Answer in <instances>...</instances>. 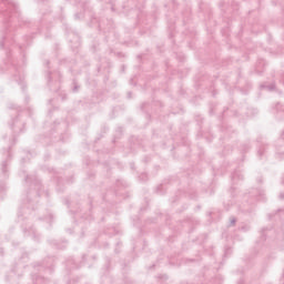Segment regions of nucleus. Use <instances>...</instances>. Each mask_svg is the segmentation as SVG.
<instances>
[{
    "label": "nucleus",
    "mask_w": 284,
    "mask_h": 284,
    "mask_svg": "<svg viewBox=\"0 0 284 284\" xmlns=\"http://www.w3.org/2000/svg\"><path fill=\"white\" fill-rule=\"evenodd\" d=\"M261 88H265L266 90H268L270 92H272V90H275L276 85L271 84V85H261Z\"/></svg>",
    "instance_id": "nucleus-1"
},
{
    "label": "nucleus",
    "mask_w": 284,
    "mask_h": 284,
    "mask_svg": "<svg viewBox=\"0 0 284 284\" xmlns=\"http://www.w3.org/2000/svg\"><path fill=\"white\" fill-rule=\"evenodd\" d=\"M235 224H236V219L233 217V219L231 220V225H235Z\"/></svg>",
    "instance_id": "nucleus-2"
},
{
    "label": "nucleus",
    "mask_w": 284,
    "mask_h": 284,
    "mask_svg": "<svg viewBox=\"0 0 284 284\" xmlns=\"http://www.w3.org/2000/svg\"><path fill=\"white\" fill-rule=\"evenodd\" d=\"M6 165H7V163L3 162V163H2V172H6Z\"/></svg>",
    "instance_id": "nucleus-3"
},
{
    "label": "nucleus",
    "mask_w": 284,
    "mask_h": 284,
    "mask_svg": "<svg viewBox=\"0 0 284 284\" xmlns=\"http://www.w3.org/2000/svg\"><path fill=\"white\" fill-rule=\"evenodd\" d=\"M141 178H142L143 181H145V179H148V175H146L145 173H143V174L141 175Z\"/></svg>",
    "instance_id": "nucleus-4"
},
{
    "label": "nucleus",
    "mask_w": 284,
    "mask_h": 284,
    "mask_svg": "<svg viewBox=\"0 0 284 284\" xmlns=\"http://www.w3.org/2000/svg\"><path fill=\"white\" fill-rule=\"evenodd\" d=\"M280 199H284V194L283 193L280 194Z\"/></svg>",
    "instance_id": "nucleus-5"
},
{
    "label": "nucleus",
    "mask_w": 284,
    "mask_h": 284,
    "mask_svg": "<svg viewBox=\"0 0 284 284\" xmlns=\"http://www.w3.org/2000/svg\"><path fill=\"white\" fill-rule=\"evenodd\" d=\"M28 179H30V178L27 176L26 181H28Z\"/></svg>",
    "instance_id": "nucleus-6"
}]
</instances>
